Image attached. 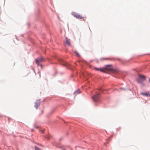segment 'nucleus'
Instances as JSON below:
<instances>
[{
    "label": "nucleus",
    "mask_w": 150,
    "mask_h": 150,
    "mask_svg": "<svg viewBox=\"0 0 150 150\" xmlns=\"http://www.w3.org/2000/svg\"><path fill=\"white\" fill-rule=\"evenodd\" d=\"M59 62H62V64L63 65L65 66H68L69 64L67 63H66L65 61L62 60V59H60L59 60Z\"/></svg>",
    "instance_id": "7"
},
{
    "label": "nucleus",
    "mask_w": 150,
    "mask_h": 150,
    "mask_svg": "<svg viewBox=\"0 0 150 150\" xmlns=\"http://www.w3.org/2000/svg\"><path fill=\"white\" fill-rule=\"evenodd\" d=\"M149 83H150V78H149Z\"/></svg>",
    "instance_id": "17"
},
{
    "label": "nucleus",
    "mask_w": 150,
    "mask_h": 150,
    "mask_svg": "<svg viewBox=\"0 0 150 150\" xmlns=\"http://www.w3.org/2000/svg\"><path fill=\"white\" fill-rule=\"evenodd\" d=\"M72 15L78 19H83L84 18L83 17L79 15L78 13H76L75 12H73L72 13Z\"/></svg>",
    "instance_id": "2"
},
{
    "label": "nucleus",
    "mask_w": 150,
    "mask_h": 150,
    "mask_svg": "<svg viewBox=\"0 0 150 150\" xmlns=\"http://www.w3.org/2000/svg\"><path fill=\"white\" fill-rule=\"evenodd\" d=\"M75 53L76 54V55L78 57H80V55L79 54V53L76 51L75 52Z\"/></svg>",
    "instance_id": "13"
},
{
    "label": "nucleus",
    "mask_w": 150,
    "mask_h": 150,
    "mask_svg": "<svg viewBox=\"0 0 150 150\" xmlns=\"http://www.w3.org/2000/svg\"><path fill=\"white\" fill-rule=\"evenodd\" d=\"M94 69L96 70V71H100L102 72H105V71H104V69H103V68L101 69H99V68H96V67H95L94 68Z\"/></svg>",
    "instance_id": "10"
},
{
    "label": "nucleus",
    "mask_w": 150,
    "mask_h": 150,
    "mask_svg": "<svg viewBox=\"0 0 150 150\" xmlns=\"http://www.w3.org/2000/svg\"><path fill=\"white\" fill-rule=\"evenodd\" d=\"M99 98V95L98 93L92 97V98L94 102H96L98 101Z\"/></svg>",
    "instance_id": "4"
},
{
    "label": "nucleus",
    "mask_w": 150,
    "mask_h": 150,
    "mask_svg": "<svg viewBox=\"0 0 150 150\" xmlns=\"http://www.w3.org/2000/svg\"><path fill=\"white\" fill-rule=\"evenodd\" d=\"M35 61L37 64L39 65L40 62L44 61L45 59L42 57H41L36 59Z\"/></svg>",
    "instance_id": "3"
},
{
    "label": "nucleus",
    "mask_w": 150,
    "mask_h": 150,
    "mask_svg": "<svg viewBox=\"0 0 150 150\" xmlns=\"http://www.w3.org/2000/svg\"><path fill=\"white\" fill-rule=\"evenodd\" d=\"M40 105V101L39 100H37L35 103V107L37 109Z\"/></svg>",
    "instance_id": "6"
},
{
    "label": "nucleus",
    "mask_w": 150,
    "mask_h": 150,
    "mask_svg": "<svg viewBox=\"0 0 150 150\" xmlns=\"http://www.w3.org/2000/svg\"><path fill=\"white\" fill-rule=\"evenodd\" d=\"M35 150H40V149L36 146L35 147Z\"/></svg>",
    "instance_id": "14"
},
{
    "label": "nucleus",
    "mask_w": 150,
    "mask_h": 150,
    "mask_svg": "<svg viewBox=\"0 0 150 150\" xmlns=\"http://www.w3.org/2000/svg\"><path fill=\"white\" fill-rule=\"evenodd\" d=\"M112 65H107L105 66V67L103 68L105 72L104 73H106L108 71H111L112 73H117L118 70L116 69H113L112 68Z\"/></svg>",
    "instance_id": "1"
},
{
    "label": "nucleus",
    "mask_w": 150,
    "mask_h": 150,
    "mask_svg": "<svg viewBox=\"0 0 150 150\" xmlns=\"http://www.w3.org/2000/svg\"><path fill=\"white\" fill-rule=\"evenodd\" d=\"M100 60H112V59L111 58H101L100 59Z\"/></svg>",
    "instance_id": "11"
},
{
    "label": "nucleus",
    "mask_w": 150,
    "mask_h": 150,
    "mask_svg": "<svg viewBox=\"0 0 150 150\" xmlns=\"http://www.w3.org/2000/svg\"><path fill=\"white\" fill-rule=\"evenodd\" d=\"M141 94L143 96H150V93L149 92L145 93H141Z\"/></svg>",
    "instance_id": "8"
},
{
    "label": "nucleus",
    "mask_w": 150,
    "mask_h": 150,
    "mask_svg": "<svg viewBox=\"0 0 150 150\" xmlns=\"http://www.w3.org/2000/svg\"><path fill=\"white\" fill-rule=\"evenodd\" d=\"M65 43L67 45L69 46L70 45V40L67 38H66Z\"/></svg>",
    "instance_id": "9"
},
{
    "label": "nucleus",
    "mask_w": 150,
    "mask_h": 150,
    "mask_svg": "<svg viewBox=\"0 0 150 150\" xmlns=\"http://www.w3.org/2000/svg\"><path fill=\"white\" fill-rule=\"evenodd\" d=\"M80 93L79 89H78L75 91L74 93V94H77Z\"/></svg>",
    "instance_id": "12"
},
{
    "label": "nucleus",
    "mask_w": 150,
    "mask_h": 150,
    "mask_svg": "<svg viewBox=\"0 0 150 150\" xmlns=\"http://www.w3.org/2000/svg\"><path fill=\"white\" fill-rule=\"evenodd\" d=\"M82 74L83 77H85V75L84 74Z\"/></svg>",
    "instance_id": "16"
},
{
    "label": "nucleus",
    "mask_w": 150,
    "mask_h": 150,
    "mask_svg": "<svg viewBox=\"0 0 150 150\" xmlns=\"http://www.w3.org/2000/svg\"><path fill=\"white\" fill-rule=\"evenodd\" d=\"M47 139H50V136L49 135L47 137Z\"/></svg>",
    "instance_id": "15"
},
{
    "label": "nucleus",
    "mask_w": 150,
    "mask_h": 150,
    "mask_svg": "<svg viewBox=\"0 0 150 150\" xmlns=\"http://www.w3.org/2000/svg\"><path fill=\"white\" fill-rule=\"evenodd\" d=\"M138 76L139 79L142 81L145 80L146 79V76L144 75L139 74L138 75Z\"/></svg>",
    "instance_id": "5"
}]
</instances>
